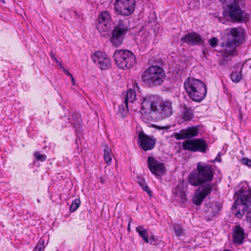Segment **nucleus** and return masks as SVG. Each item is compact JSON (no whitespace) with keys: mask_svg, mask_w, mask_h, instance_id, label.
Listing matches in <instances>:
<instances>
[{"mask_svg":"<svg viewBox=\"0 0 251 251\" xmlns=\"http://www.w3.org/2000/svg\"><path fill=\"white\" fill-rule=\"evenodd\" d=\"M216 161H218L219 162H221L222 158H221V157L220 152H219V153L217 155L216 157L214 160H208V162H209V163H214Z\"/></svg>","mask_w":251,"mask_h":251,"instance_id":"37998d69","label":"nucleus"},{"mask_svg":"<svg viewBox=\"0 0 251 251\" xmlns=\"http://www.w3.org/2000/svg\"><path fill=\"white\" fill-rule=\"evenodd\" d=\"M34 156L37 160L41 162L45 161L47 159V156L45 154H41L39 151H35L34 154Z\"/></svg>","mask_w":251,"mask_h":251,"instance_id":"473e14b6","label":"nucleus"},{"mask_svg":"<svg viewBox=\"0 0 251 251\" xmlns=\"http://www.w3.org/2000/svg\"><path fill=\"white\" fill-rule=\"evenodd\" d=\"M241 198L240 199H235L232 209L241 210V211L245 212L249 209L251 204V201H249L248 197L245 196L244 200Z\"/></svg>","mask_w":251,"mask_h":251,"instance_id":"4be33fe9","label":"nucleus"},{"mask_svg":"<svg viewBox=\"0 0 251 251\" xmlns=\"http://www.w3.org/2000/svg\"><path fill=\"white\" fill-rule=\"evenodd\" d=\"M131 221H132V218L130 217L129 218V222H128V225H127V230L128 232L130 231V224H131Z\"/></svg>","mask_w":251,"mask_h":251,"instance_id":"a18cd8bd","label":"nucleus"},{"mask_svg":"<svg viewBox=\"0 0 251 251\" xmlns=\"http://www.w3.org/2000/svg\"><path fill=\"white\" fill-rule=\"evenodd\" d=\"M52 60H53L54 62H56V63L58 64L59 65V63H61L55 57V56L53 57V58L52 59Z\"/></svg>","mask_w":251,"mask_h":251,"instance_id":"49530a36","label":"nucleus"},{"mask_svg":"<svg viewBox=\"0 0 251 251\" xmlns=\"http://www.w3.org/2000/svg\"><path fill=\"white\" fill-rule=\"evenodd\" d=\"M218 40L216 37H212L209 41V43L212 47H215L217 45Z\"/></svg>","mask_w":251,"mask_h":251,"instance_id":"4c0bfd02","label":"nucleus"},{"mask_svg":"<svg viewBox=\"0 0 251 251\" xmlns=\"http://www.w3.org/2000/svg\"><path fill=\"white\" fill-rule=\"evenodd\" d=\"M149 240V243L152 245L156 246L159 243L158 239L155 238L153 235L150 236Z\"/></svg>","mask_w":251,"mask_h":251,"instance_id":"e433bc0d","label":"nucleus"},{"mask_svg":"<svg viewBox=\"0 0 251 251\" xmlns=\"http://www.w3.org/2000/svg\"><path fill=\"white\" fill-rule=\"evenodd\" d=\"M228 15L232 21L234 22L241 23L244 21V17L238 2L234 0L233 2L227 5Z\"/></svg>","mask_w":251,"mask_h":251,"instance_id":"4468645a","label":"nucleus"},{"mask_svg":"<svg viewBox=\"0 0 251 251\" xmlns=\"http://www.w3.org/2000/svg\"><path fill=\"white\" fill-rule=\"evenodd\" d=\"M111 17L107 11L100 13L99 16L96 27L100 32H105L110 28Z\"/></svg>","mask_w":251,"mask_h":251,"instance_id":"dca6fc26","label":"nucleus"},{"mask_svg":"<svg viewBox=\"0 0 251 251\" xmlns=\"http://www.w3.org/2000/svg\"><path fill=\"white\" fill-rule=\"evenodd\" d=\"M1 1H2V2H3V3H4V2H4V0H1Z\"/></svg>","mask_w":251,"mask_h":251,"instance_id":"052dcab7","label":"nucleus"},{"mask_svg":"<svg viewBox=\"0 0 251 251\" xmlns=\"http://www.w3.org/2000/svg\"><path fill=\"white\" fill-rule=\"evenodd\" d=\"M136 97L135 92L134 90L130 89L127 90L124 101L126 103L132 102Z\"/></svg>","mask_w":251,"mask_h":251,"instance_id":"c85d7f7f","label":"nucleus"},{"mask_svg":"<svg viewBox=\"0 0 251 251\" xmlns=\"http://www.w3.org/2000/svg\"><path fill=\"white\" fill-rule=\"evenodd\" d=\"M242 163L248 167H251V159L247 157L242 158Z\"/></svg>","mask_w":251,"mask_h":251,"instance_id":"c9c22d12","label":"nucleus"},{"mask_svg":"<svg viewBox=\"0 0 251 251\" xmlns=\"http://www.w3.org/2000/svg\"><path fill=\"white\" fill-rule=\"evenodd\" d=\"M135 3V0H116L114 10L119 15L129 16L134 11Z\"/></svg>","mask_w":251,"mask_h":251,"instance_id":"6e6552de","label":"nucleus"},{"mask_svg":"<svg viewBox=\"0 0 251 251\" xmlns=\"http://www.w3.org/2000/svg\"><path fill=\"white\" fill-rule=\"evenodd\" d=\"M222 84H223L224 87H225V85L224 84V81H223V79H222Z\"/></svg>","mask_w":251,"mask_h":251,"instance_id":"13d9d810","label":"nucleus"},{"mask_svg":"<svg viewBox=\"0 0 251 251\" xmlns=\"http://www.w3.org/2000/svg\"><path fill=\"white\" fill-rule=\"evenodd\" d=\"M154 113L160 115L163 118H166L173 113L172 102L168 100H161L158 97Z\"/></svg>","mask_w":251,"mask_h":251,"instance_id":"9d476101","label":"nucleus"},{"mask_svg":"<svg viewBox=\"0 0 251 251\" xmlns=\"http://www.w3.org/2000/svg\"><path fill=\"white\" fill-rule=\"evenodd\" d=\"M188 191L187 186H185V180L183 178L178 180V184L172 189V194L174 200L180 204L185 205L188 201Z\"/></svg>","mask_w":251,"mask_h":251,"instance_id":"0eeeda50","label":"nucleus"},{"mask_svg":"<svg viewBox=\"0 0 251 251\" xmlns=\"http://www.w3.org/2000/svg\"><path fill=\"white\" fill-rule=\"evenodd\" d=\"M70 123L73 125L75 128V132L77 135L81 133L82 119L81 115L77 113L74 112L70 116L69 118Z\"/></svg>","mask_w":251,"mask_h":251,"instance_id":"412c9836","label":"nucleus"},{"mask_svg":"<svg viewBox=\"0 0 251 251\" xmlns=\"http://www.w3.org/2000/svg\"><path fill=\"white\" fill-rule=\"evenodd\" d=\"M233 82L234 83H238L239 82L241 79H231Z\"/></svg>","mask_w":251,"mask_h":251,"instance_id":"603ef678","label":"nucleus"},{"mask_svg":"<svg viewBox=\"0 0 251 251\" xmlns=\"http://www.w3.org/2000/svg\"><path fill=\"white\" fill-rule=\"evenodd\" d=\"M113 57L117 67L124 70L131 68L136 62L135 55L131 51L127 50H115Z\"/></svg>","mask_w":251,"mask_h":251,"instance_id":"39448f33","label":"nucleus"},{"mask_svg":"<svg viewBox=\"0 0 251 251\" xmlns=\"http://www.w3.org/2000/svg\"><path fill=\"white\" fill-rule=\"evenodd\" d=\"M156 142V139L153 136H149L145 133L144 131L139 132L138 135V145L145 151L153 149Z\"/></svg>","mask_w":251,"mask_h":251,"instance_id":"9b49d317","label":"nucleus"},{"mask_svg":"<svg viewBox=\"0 0 251 251\" xmlns=\"http://www.w3.org/2000/svg\"><path fill=\"white\" fill-rule=\"evenodd\" d=\"M103 152L104 154H111V149L107 145H104Z\"/></svg>","mask_w":251,"mask_h":251,"instance_id":"79ce46f5","label":"nucleus"},{"mask_svg":"<svg viewBox=\"0 0 251 251\" xmlns=\"http://www.w3.org/2000/svg\"><path fill=\"white\" fill-rule=\"evenodd\" d=\"M59 67L60 69L67 75H68L71 78H74L73 75L66 69L64 68V67L62 65L61 63H59Z\"/></svg>","mask_w":251,"mask_h":251,"instance_id":"58836bf2","label":"nucleus"},{"mask_svg":"<svg viewBox=\"0 0 251 251\" xmlns=\"http://www.w3.org/2000/svg\"><path fill=\"white\" fill-rule=\"evenodd\" d=\"M184 86L192 100L201 102L205 98L207 88L205 83L201 79H185Z\"/></svg>","mask_w":251,"mask_h":251,"instance_id":"7ed1b4c3","label":"nucleus"},{"mask_svg":"<svg viewBox=\"0 0 251 251\" xmlns=\"http://www.w3.org/2000/svg\"><path fill=\"white\" fill-rule=\"evenodd\" d=\"M103 156L105 162L107 164V165H110L112 160L111 154H104Z\"/></svg>","mask_w":251,"mask_h":251,"instance_id":"ea45409f","label":"nucleus"},{"mask_svg":"<svg viewBox=\"0 0 251 251\" xmlns=\"http://www.w3.org/2000/svg\"><path fill=\"white\" fill-rule=\"evenodd\" d=\"M248 69L247 65H243L241 67L240 66H233L231 68V72L230 74V78H242L243 76H247L246 74L247 72L243 73Z\"/></svg>","mask_w":251,"mask_h":251,"instance_id":"5701e85b","label":"nucleus"},{"mask_svg":"<svg viewBox=\"0 0 251 251\" xmlns=\"http://www.w3.org/2000/svg\"><path fill=\"white\" fill-rule=\"evenodd\" d=\"M148 166L151 173L156 177H161L166 173L164 163L159 162L152 156L148 157Z\"/></svg>","mask_w":251,"mask_h":251,"instance_id":"f8f14e48","label":"nucleus"},{"mask_svg":"<svg viewBox=\"0 0 251 251\" xmlns=\"http://www.w3.org/2000/svg\"><path fill=\"white\" fill-rule=\"evenodd\" d=\"M100 182H101L102 184H103V183H104V181H103V178H102V177H100Z\"/></svg>","mask_w":251,"mask_h":251,"instance_id":"5fc2aeb1","label":"nucleus"},{"mask_svg":"<svg viewBox=\"0 0 251 251\" xmlns=\"http://www.w3.org/2000/svg\"><path fill=\"white\" fill-rule=\"evenodd\" d=\"M247 218L249 219L250 220V223L251 224V208L249 211L247 212L246 215Z\"/></svg>","mask_w":251,"mask_h":251,"instance_id":"c03bdc74","label":"nucleus"},{"mask_svg":"<svg viewBox=\"0 0 251 251\" xmlns=\"http://www.w3.org/2000/svg\"><path fill=\"white\" fill-rule=\"evenodd\" d=\"M164 75V71L161 67L152 65L145 71L142 78H162Z\"/></svg>","mask_w":251,"mask_h":251,"instance_id":"f3484780","label":"nucleus"},{"mask_svg":"<svg viewBox=\"0 0 251 251\" xmlns=\"http://www.w3.org/2000/svg\"><path fill=\"white\" fill-rule=\"evenodd\" d=\"M244 212H242L241 211V210H236V211L235 212V216L238 219H242L243 216L245 214Z\"/></svg>","mask_w":251,"mask_h":251,"instance_id":"a19ab883","label":"nucleus"},{"mask_svg":"<svg viewBox=\"0 0 251 251\" xmlns=\"http://www.w3.org/2000/svg\"><path fill=\"white\" fill-rule=\"evenodd\" d=\"M214 170L213 166L203 162L197 164L196 169L188 175L187 181L193 186H198L205 184H213L211 183L214 179Z\"/></svg>","mask_w":251,"mask_h":251,"instance_id":"f257e3e1","label":"nucleus"},{"mask_svg":"<svg viewBox=\"0 0 251 251\" xmlns=\"http://www.w3.org/2000/svg\"><path fill=\"white\" fill-rule=\"evenodd\" d=\"M183 150L189 151L192 152L199 151L203 153L208 150V144L202 138H194L186 140L182 143Z\"/></svg>","mask_w":251,"mask_h":251,"instance_id":"423d86ee","label":"nucleus"},{"mask_svg":"<svg viewBox=\"0 0 251 251\" xmlns=\"http://www.w3.org/2000/svg\"><path fill=\"white\" fill-rule=\"evenodd\" d=\"M181 41L191 46L200 45L204 43L201 35L195 32L188 33L182 36Z\"/></svg>","mask_w":251,"mask_h":251,"instance_id":"a211bd4d","label":"nucleus"},{"mask_svg":"<svg viewBox=\"0 0 251 251\" xmlns=\"http://www.w3.org/2000/svg\"><path fill=\"white\" fill-rule=\"evenodd\" d=\"M246 192L245 189H244L243 187H241L237 191H236L234 195V199H240L241 198H243L242 199L244 200V198L245 196L248 197L249 201L251 200V198L249 195V193L247 194H244Z\"/></svg>","mask_w":251,"mask_h":251,"instance_id":"c756f323","label":"nucleus"},{"mask_svg":"<svg viewBox=\"0 0 251 251\" xmlns=\"http://www.w3.org/2000/svg\"><path fill=\"white\" fill-rule=\"evenodd\" d=\"M71 82L73 85L75 86V79H71Z\"/></svg>","mask_w":251,"mask_h":251,"instance_id":"864d4df0","label":"nucleus"},{"mask_svg":"<svg viewBox=\"0 0 251 251\" xmlns=\"http://www.w3.org/2000/svg\"><path fill=\"white\" fill-rule=\"evenodd\" d=\"M129 20L126 18L116 21L112 31L111 42L116 47H119L123 42L126 34L130 30Z\"/></svg>","mask_w":251,"mask_h":251,"instance_id":"20e7f679","label":"nucleus"},{"mask_svg":"<svg viewBox=\"0 0 251 251\" xmlns=\"http://www.w3.org/2000/svg\"><path fill=\"white\" fill-rule=\"evenodd\" d=\"M164 87L166 88L167 89L170 88L171 87L170 85H169L168 86H164Z\"/></svg>","mask_w":251,"mask_h":251,"instance_id":"4d7b16f0","label":"nucleus"},{"mask_svg":"<svg viewBox=\"0 0 251 251\" xmlns=\"http://www.w3.org/2000/svg\"><path fill=\"white\" fill-rule=\"evenodd\" d=\"M192 199V202L197 206H200L206 197L212 191L213 184L199 185Z\"/></svg>","mask_w":251,"mask_h":251,"instance_id":"1a4fd4ad","label":"nucleus"},{"mask_svg":"<svg viewBox=\"0 0 251 251\" xmlns=\"http://www.w3.org/2000/svg\"><path fill=\"white\" fill-rule=\"evenodd\" d=\"M136 230L139 234V236L143 239L144 242L146 243H149L150 240L146 229L143 226H138L136 227Z\"/></svg>","mask_w":251,"mask_h":251,"instance_id":"a878e982","label":"nucleus"},{"mask_svg":"<svg viewBox=\"0 0 251 251\" xmlns=\"http://www.w3.org/2000/svg\"><path fill=\"white\" fill-rule=\"evenodd\" d=\"M80 204V201L79 199H75L72 202V204L69 208V212L70 213L74 212L76 210Z\"/></svg>","mask_w":251,"mask_h":251,"instance_id":"2f4dec72","label":"nucleus"},{"mask_svg":"<svg viewBox=\"0 0 251 251\" xmlns=\"http://www.w3.org/2000/svg\"><path fill=\"white\" fill-rule=\"evenodd\" d=\"M200 125L188 126L185 129H181L179 132L174 133V136L176 140L191 139L196 137L199 133Z\"/></svg>","mask_w":251,"mask_h":251,"instance_id":"2eb2a0df","label":"nucleus"},{"mask_svg":"<svg viewBox=\"0 0 251 251\" xmlns=\"http://www.w3.org/2000/svg\"><path fill=\"white\" fill-rule=\"evenodd\" d=\"M152 126H153L154 128H156V129H163V127H161V126H158L155 125H153Z\"/></svg>","mask_w":251,"mask_h":251,"instance_id":"de8ad7c7","label":"nucleus"},{"mask_svg":"<svg viewBox=\"0 0 251 251\" xmlns=\"http://www.w3.org/2000/svg\"><path fill=\"white\" fill-rule=\"evenodd\" d=\"M233 242L236 245H240L244 243L245 238V231L244 229L240 226H236L233 229L232 232Z\"/></svg>","mask_w":251,"mask_h":251,"instance_id":"6ab92c4d","label":"nucleus"},{"mask_svg":"<svg viewBox=\"0 0 251 251\" xmlns=\"http://www.w3.org/2000/svg\"><path fill=\"white\" fill-rule=\"evenodd\" d=\"M175 233L177 236H181L183 234V231L179 225H176L174 226Z\"/></svg>","mask_w":251,"mask_h":251,"instance_id":"f704fd0d","label":"nucleus"},{"mask_svg":"<svg viewBox=\"0 0 251 251\" xmlns=\"http://www.w3.org/2000/svg\"><path fill=\"white\" fill-rule=\"evenodd\" d=\"M209 203H211L210 202H208V203H205V206L207 207V208H208V210H210V209L211 208V207H210V205Z\"/></svg>","mask_w":251,"mask_h":251,"instance_id":"09e8293b","label":"nucleus"},{"mask_svg":"<svg viewBox=\"0 0 251 251\" xmlns=\"http://www.w3.org/2000/svg\"><path fill=\"white\" fill-rule=\"evenodd\" d=\"M166 81H167V82H169V80H170V79H166Z\"/></svg>","mask_w":251,"mask_h":251,"instance_id":"bf43d9fd","label":"nucleus"},{"mask_svg":"<svg viewBox=\"0 0 251 251\" xmlns=\"http://www.w3.org/2000/svg\"><path fill=\"white\" fill-rule=\"evenodd\" d=\"M222 47L225 48L224 58L237 55L236 47L243 43V33L235 27L226 29L222 37Z\"/></svg>","mask_w":251,"mask_h":251,"instance_id":"f03ea898","label":"nucleus"},{"mask_svg":"<svg viewBox=\"0 0 251 251\" xmlns=\"http://www.w3.org/2000/svg\"><path fill=\"white\" fill-rule=\"evenodd\" d=\"M158 100V96L155 95H151L143 98L142 103V109L144 110L149 107L151 111L154 112Z\"/></svg>","mask_w":251,"mask_h":251,"instance_id":"aec40b11","label":"nucleus"},{"mask_svg":"<svg viewBox=\"0 0 251 251\" xmlns=\"http://www.w3.org/2000/svg\"><path fill=\"white\" fill-rule=\"evenodd\" d=\"M137 182L144 191H146L150 196L151 195V191L146 183L144 179L140 177H137Z\"/></svg>","mask_w":251,"mask_h":251,"instance_id":"7c9ffc66","label":"nucleus"},{"mask_svg":"<svg viewBox=\"0 0 251 251\" xmlns=\"http://www.w3.org/2000/svg\"><path fill=\"white\" fill-rule=\"evenodd\" d=\"M128 111V103L124 101L119 107L118 114L120 117L124 118L126 117Z\"/></svg>","mask_w":251,"mask_h":251,"instance_id":"bb28decb","label":"nucleus"},{"mask_svg":"<svg viewBox=\"0 0 251 251\" xmlns=\"http://www.w3.org/2000/svg\"><path fill=\"white\" fill-rule=\"evenodd\" d=\"M92 58L94 62L101 70H107L111 67V61L108 56L101 51H97L92 55Z\"/></svg>","mask_w":251,"mask_h":251,"instance_id":"ddd939ff","label":"nucleus"},{"mask_svg":"<svg viewBox=\"0 0 251 251\" xmlns=\"http://www.w3.org/2000/svg\"><path fill=\"white\" fill-rule=\"evenodd\" d=\"M183 111H182V119L184 121H190L194 117V114L190 107L184 104L182 107Z\"/></svg>","mask_w":251,"mask_h":251,"instance_id":"b1692460","label":"nucleus"},{"mask_svg":"<svg viewBox=\"0 0 251 251\" xmlns=\"http://www.w3.org/2000/svg\"><path fill=\"white\" fill-rule=\"evenodd\" d=\"M144 84L149 88H153L163 84L164 79H142Z\"/></svg>","mask_w":251,"mask_h":251,"instance_id":"393cba45","label":"nucleus"},{"mask_svg":"<svg viewBox=\"0 0 251 251\" xmlns=\"http://www.w3.org/2000/svg\"><path fill=\"white\" fill-rule=\"evenodd\" d=\"M248 193H249V195L250 196L251 199V189L249 188L248 191H247Z\"/></svg>","mask_w":251,"mask_h":251,"instance_id":"8fccbe9b","label":"nucleus"},{"mask_svg":"<svg viewBox=\"0 0 251 251\" xmlns=\"http://www.w3.org/2000/svg\"><path fill=\"white\" fill-rule=\"evenodd\" d=\"M210 207L211 209V213L213 216H215L222 208V204L217 201H213L211 203H209Z\"/></svg>","mask_w":251,"mask_h":251,"instance_id":"cd10ccee","label":"nucleus"},{"mask_svg":"<svg viewBox=\"0 0 251 251\" xmlns=\"http://www.w3.org/2000/svg\"><path fill=\"white\" fill-rule=\"evenodd\" d=\"M45 241L43 238H40L39 241L38 242V244L36 246V248L33 251H36V249H38V251H44V249L45 248Z\"/></svg>","mask_w":251,"mask_h":251,"instance_id":"72a5a7b5","label":"nucleus"},{"mask_svg":"<svg viewBox=\"0 0 251 251\" xmlns=\"http://www.w3.org/2000/svg\"><path fill=\"white\" fill-rule=\"evenodd\" d=\"M50 57H51V59H52L53 58V57L55 56V55L53 53V51L52 50L50 51Z\"/></svg>","mask_w":251,"mask_h":251,"instance_id":"3c124183","label":"nucleus"},{"mask_svg":"<svg viewBox=\"0 0 251 251\" xmlns=\"http://www.w3.org/2000/svg\"><path fill=\"white\" fill-rule=\"evenodd\" d=\"M221 2H222L223 3H225L226 1V0H220Z\"/></svg>","mask_w":251,"mask_h":251,"instance_id":"6e6d98bb","label":"nucleus"}]
</instances>
